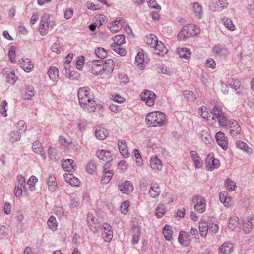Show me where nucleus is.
<instances>
[{"instance_id": "7", "label": "nucleus", "mask_w": 254, "mask_h": 254, "mask_svg": "<svg viewBox=\"0 0 254 254\" xmlns=\"http://www.w3.org/2000/svg\"><path fill=\"white\" fill-rule=\"evenodd\" d=\"M96 156L106 163L104 164V169H108L110 166V162L112 160V154L110 151L103 149L98 150L96 153Z\"/></svg>"}, {"instance_id": "9", "label": "nucleus", "mask_w": 254, "mask_h": 254, "mask_svg": "<svg viewBox=\"0 0 254 254\" xmlns=\"http://www.w3.org/2000/svg\"><path fill=\"white\" fill-rule=\"evenodd\" d=\"M219 160L214 157V154L210 153L206 157L205 165L206 170L212 171L220 166Z\"/></svg>"}, {"instance_id": "56", "label": "nucleus", "mask_w": 254, "mask_h": 254, "mask_svg": "<svg viewBox=\"0 0 254 254\" xmlns=\"http://www.w3.org/2000/svg\"><path fill=\"white\" fill-rule=\"evenodd\" d=\"M48 154L50 160L55 161L58 154V150L55 147H50L48 150Z\"/></svg>"}, {"instance_id": "51", "label": "nucleus", "mask_w": 254, "mask_h": 254, "mask_svg": "<svg viewBox=\"0 0 254 254\" xmlns=\"http://www.w3.org/2000/svg\"><path fill=\"white\" fill-rule=\"evenodd\" d=\"M209 9L210 10L215 11H222V8L219 6L218 0H213L209 3Z\"/></svg>"}, {"instance_id": "42", "label": "nucleus", "mask_w": 254, "mask_h": 254, "mask_svg": "<svg viewBox=\"0 0 254 254\" xmlns=\"http://www.w3.org/2000/svg\"><path fill=\"white\" fill-rule=\"evenodd\" d=\"M254 220L250 218L246 219L244 221L243 230L245 233H249L252 229L254 225Z\"/></svg>"}, {"instance_id": "21", "label": "nucleus", "mask_w": 254, "mask_h": 254, "mask_svg": "<svg viewBox=\"0 0 254 254\" xmlns=\"http://www.w3.org/2000/svg\"><path fill=\"white\" fill-rule=\"evenodd\" d=\"M101 60H94L93 61L91 64V68L90 69L91 72L95 75H103V71L102 70V64L100 63Z\"/></svg>"}, {"instance_id": "43", "label": "nucleus", "mask_w": 254, "mask_h": 254, "mask_svg": "<svg viewBox=\"0 0 254 254\" xmlns=\"http://www.w3.org/2000/svg\"><path fill=\"white\" fill-rule=\"evenodd\" d=\"M178 53L180 58L188 59L191 55V52L189 49L187 48H180L178 49Z\"/></svg>"}, {"instance_id": "20", "label": "nucleus", "mask_w": 254, "mask_h": 254, "mask_svg": "<svg viewBox=\"0 0 254 254\" xmlns=\"http://www.w3.org/2000/svg\"><path fill=\"white\" fill-rule=\"evenodd\" d=\"M229 125L230 126V133L231 136L235 137L240 134L241 128L240 125L236 120L230 119V123H229Z\"/></svg>"}, {"instance_id": "40", "label": "nucleus", "mask_w": 254, "mask_h": 254, "mask_svg": "<svg viewBox=\"0 0 254 254\" xmlns=\"http://www.w3.org/2000/svg\"><path fill=\"white\" fill-rule=\"evenodd\" d=\"M58 69L56 67H51L48 71V74L51 80L56 82L59 78Z\"/></svg>"}, {"instance_id": "22", "label": "nucleus", "mask_w": 254, "mask_h": 254, "mask_svg": "<svg viewBox=\"0 0 254 254\" xmlns=\"http://www.w3.org/2000/svg\"><path fill=\"white\" fill-rule=\"evenodd\" d=\"M150 166L155 171H161L163 168V164L157 156H153L150 159Z\"/></svg>"}, {"instance_id": "30", "label": "nucleus", "mask_w": 254, "mask_h": 254, "mask_svg": "<svg viewBox=\"0 0 254 254\" xmlns=\"http://www.w3.org/2000/svg\"><path fill=\"white\" fill-rule=\"evenodd\" d=\"M144 56L143 53H138L135 57L134 64L136 67L140 69L143 70L145 68Z\"/></svg>"}, {"instance_id": "37", "label": "nucleus", "mask_w": 254, "mask_h": 254, "mask_svg": "<svg viewBox=\"0 0 254 254\" xmlns=\"http://www.w3.org/2000/svg\"><path fill=\"white\" fill-rule=\"evenodd\" d=\"M162 233L166 241H170L172 240L173 230L169 225H165L162 228Z\"/></svg>"}, {"instance_id": "58", "label": "nucleus", "mask_w": 254, "mask_h": 254, "mask_svg": "<svg viewBox=\"0 0 254 254\" xmlns=\"http://www.w3.org/2000/svg\"><path fill=\"white\" fill-rule=\"evenodd\" d=\"M96 170V165L93 161L89 162L86 166V171L90 174H93Z\"/></svg>"}, {"instance_id": "2", "label": "nucleus", "mask_w": 254, "mask_h": 254, "mask_svg": "<svg viewBox=\"0 0 254 254\" xmlns=\"http://www.w3.org/2000/svg\"><path fill=\"white\" fill-rule=\"evenodd\" d=\"M166 121L164 113L160 111H155L147 114L145 122L149 127H162Z\"/></svg>"}, {"instance_id": "64", "label": "nucleus", "mask_w": 254, "mask_h": 254, "mask_svg": "<svg viewBox=\"0 0 254 254\" xmlns=\"http://www.w3.org/2000/svg\"><path fill=\"white\" fill-rule=\"evenodd\" d=\"M64 17L66 19H69L73 15V10L72 8L66 7L64 10Z\"/></svg>"}, {"instance_id": "13", "label": "nucleus", "mask_w": 254, "mask_h": 254, "mask_svg": "<svg viewBox=\"0 0 254 254\" xmlns=\"http://www.w3.org/2000/svg\"><path fill=\"white\" fill-rule=\"evenodd\" d=\"M78 98L79 102L87 101L93 98L90 93V89L88 87H81L78 91Z\"/></svg>"}, {"instance_id": "5", "label": "nucleus", "mask_w": 254, "mask_h": 254, "mask_svg": "<svg viewBox=\"0 0 254 254\" xmlns=\"http://www.w3.org/2000/svg\"><path fill=\"white\" fill-rule=\"evenodd\" d=\"M198 231L196 228L191 227L189 232L181 230L179 232L178 241L179 243L184 246H188L191 242L193 236L197 235Z\"/></svg>"}, {"instance_id": "55", "label": "nucleus", "mask_w": 254, "mask_h": 254, "mask_svg": "<svg viewBox=\"0 0 254 254\" xmlns=\"http://www.w3.org/2000/svg\"><path fill=\"white\" fill-rule=\"evenodd\" d=\"M47 224L50 229L52 230H56L57 227V223L56 218L54 216H51L47 221Z\"/></svg>"}, {"instance_id": "17", "label": "nucleus", "mask_w": 254, "mask_h": 254, "mask_svg": "<svg viewBox=\"0 0 254 254\" xmlns=\"http://www.w3.org/2000/svg\"><path fill=\"white\" fill-rule=\"evenodd\" d=\"M212 52L216 56L219 57H225L228 53V49L224 45L218 43L212 48Z\"/></svg>"}, {"instance_id": "18", "label": "nucleus", "mask_w": 254, "mask_h": 254, "mask_svg": "<svg viewBox=\"0 0 254 254\" xmlns=\"http://www.w3.org/2000/svg\"><path fill=\"white\" fill-rule=\"evenodd\" d=\"M80 106L84 111L91 113L95 111L96 106V103L94 99L89 100L87 101L79 102Z\"/></svg>"}, {"instance_id": "62", "label": "nucleus", "mask_w": 254, "mask_h": 254, "mask_svg": "<svg viewBox=\"0 0 254 254\" xmlns=\"http://www.w3.org/2000/svg\"><path fill=\"white\" fill-rule=\"evenodd\" d=\"M228 86L235 91H237L240 87V83L238 80L231 78L229 80Z\"/></svg>"}, {"instance_id": "14", "label": "nucleus", "mask_w": 254, "mask_h": 254, "mask_svg": "<svg viewBox=\"0 0 254 254\" xmlns=\"http://www.w3.org/2000/svg\"><path fill=\"white\" fill-rule=\"evenodd\" d=\"M100 63L102 64V70L103 75H108L113 72L114 67V63L112 59H107L105 62L101 60Z\"/></svg>"}, {"instance_id": "4", "label": "nucleus", "mask_w": 254, "mask_h": 254, "mask_svg": "<svg viewBox=\"0 0 254 254\" xmlns=\"http://www.w3.org/2000/svg\"><path fill=\"white\" fill-rule=\"evenodd\" d=\"M200 33V29L196 25L189 24L183 27L181 31L178 35L179 41H184L185 39Z\"/></svg>"}, {"instance_id": "35", "label": "nucleus", "mask_w": 254, "mask_h": 254, "mask_svg": "<svg viewBox=\"0 0 254 254\" xmlns=\"http://www.w3.org/2000/svg\"><path fill=\"white\" fill-rule=\"evenodd\" d=\"M103 173L101 182L102 183L107 184L111 180L114 175V172L112 170H108V169H104V166H103Z\"/></svg>"}, {"instance_id": "54", "label": "nucleus", "mask_w": 254, "mask_h": 254, "mask_svg": "<svg viewBox=\"0 0 254 254\" xmlns=\"http://www.w3.org/2000/svg\"><path fill=\"white\" fill-rule=\"evenodd\" d=\"M238 224V218L237 216H233L230 217L229 220L228 227L231 230H233Z\"/></svg>"}, {"instance_id": "53", "label": "nucleus", "mask_w": 254, "mask_h": 254, "mask_svg": "<svg viewBox=\"0 0 254 254\" xmlns=\"http://www.w3.org/2000/svg\"><path fill=\"white\" fill-rule=\"evenodd\" d=\"M226 189L229 191H234L236 187V183L230 178H227L225 183Z\"/></svg>"}, {"instance_id": "32", "label": "nucleus", "mask_w": 254, "mask_h": 254, "mask_svg": "<svg viewBox=\"0 0 254 254\" xmlns=\"http://www.w3.org/2000/svg\"><path fill=\"white\" fill-rule=\"evenodd\" d=\"M154 48V53L159 55H163L167 53V49L164 44L160 41L157 40L153 47Z\"/></svg>"}, {"instance_id": "19", "label": "nucleus", "mask_w": 254, "mask_h": 254, "mask_svg": "<svg viewBox=\"0 0 254 254\" xmlns=\"http://www.w3.org/2000/svg\"><path fill=\"white\" fill-rule=\"evenodd\" d=\"M215 137L218 144L226 150L228 148V142L225 134L221 131H218L216 133Z\"/></svg>"}, {"instance_id": "48", "label": "nucleus", "mask_w": 254, "mask_h": 254, "mask_svg": "<svg viewBox=\"0 0 254 254\" xmlns=\"http://www.w3.org/2000/svg\"><path fill=\"white\" fill-rule=\"evenodd\" d=\"M87 125V121L85 119H80L77 121V128L80 132L86 130Z\"/></svg>"}, {"instance_id": "28", "label": "nucleus", "mask_w": 254, "mask_h": 254, "mask_svg": "<svg viewBox=\"0 0 254 254\" xmlns=\"http://www.w3.org/2000/svg\"><path fill=\"white\" fill-rule=\"evenodd\" d=\"M32 150L35 153L40 155L43 159H46L45 152L43 150L42 144L39 141H36L33 142Z\"/></svg>"}, {"instance_id": "12", "label": "nucleus", "mask_w": 254, "mask_h": 254, "mask_svg": "<svg viewBox=\"0 0 254 254\" xmlns=\"http://www.w3.org/2000/svg\"><path fill=\"white\" fill-rule=\"evenodd\" d=\"M156 97L154 92L149 90H144L140 94L141 99L145 101L146 105L149 106L154 105Z\"/></svg>"}, {"instance_id": "3", "label": "nucleus", "mask_w": 254, "mask_h": 254, "mask_svg": "<svg viewBox=\"0 0 254 254\" xmlns=\"http://www.w3.org/2000/svg\"><path fill=\"white\" fill-rule=\"evenodd\" d=\"M55 25V22L51 19L50 14L45 13L41 18L38 31L41 35L45 36L53 28Z\"/></svg>"}, {"instance_id": "50", "label": "nucleus", "mask_w": 254, "mask_h": 254, "mask_svg": "<svg viewBox=\"0 0 254 254\" xmlns=\"http://www.w3.org/2000/svg\"><path fill=\"white\" fill-rule=\"evenodd\" d=\"M96 56L100 59H104L107 56V51L102 47H97L95 50Z\"/></svg>"}, {"instance_id": "1", "label": "nucleus", "mask_w": 254, "mask_h": 254, "mask_svg": "<svg viewBox=\"0 0 254 254\" xmlns=\"http://www.w3.org/2000/svg\"><path fill=\"white\" fill-rule=\"evenodd\" d=\"M212 114V120L213 124L217 122L219 126L223 128H227L230 123V119L227 112L222 107L216 105L211 111Z\"/></svg>"}, {"instance_id": "45", "label": "nucleus", "mask_w": 254, "mask_h": 254, "mask_svg": "<svg viewBox=\"0 0 254 254\" xmlns=\"http://www.w3.org/2000/svg\"><path fill=\"white\" fill-rule=\"evenodd\" d=\"M37 182L38 179L36 176L32 175L29 178L27 182V184L29 185L28 189L29 190L33 191L35 190V185Z\"/></svg>"}, {"instance_id": "10", "label": "nucleus", "mask_w": 254, "mask_h": 254, "mask_svg": "<svg viewBox=\"0 0 254 254\" xmlns=\"http://www.w3.org/2000/svg\"><path fill=\"white\" fill-rule=\"evenodd\" d=\"M87 222L90 230L94 233H98L100 230L101 224L92 213L87 215Z\"/></svg>"}, {"instance_id": "8", "label": "nucleus", "mask_w": 254, "mask_h": 254, "mask_svg": "<svg viewBox=\"0 0 254 254\" xmlns=\"http://www.w3.org/2000/svg\"><path fill=\"white\" fill-rule=\"evenodd\" d=\"M194 204V209L199 213H202L206 209V201L204 197L200 195H194L192 199Z\"/></svg>"}, {"instance_id": "11", "label": "nucleus", "mask_w": 254, "mask_h": 254, "mask_svg": "<svg viewBox=\"0 0 254 254\" xmlns=\"http://www.w3.org/2000/svg\"><path fill=\"white\" fill-rule=\"evenodd\" d=\"M102 231V237L106 242H110L112 239L113 232L111 226L107 222L104 223L101 228Z\"/></svg>"}, {"instance_id": "44", "label": "nucleus", "mask_w": 254, "mask_h": 254, "mask_svg": "<svg viewBox=\"0 0 254 254\" xmlns=\"http://www.w3.org/2000/svg\"><path fill=\"white\" fill-rule=\"evenodd\" d=\"M221 21L225 27L229 30L234 31L236 29L231 19L225 17L221 19Z\"/></svg>"}, {"instance_id": "24", "label": "nucleus", "mask_w": 254, "mask_h": 254, "mask_svg": "<svg viewBox=\"0 0 254 254\" xmlns=\"http://www.w3.org/2000/svg\"><path fill=\"white\" fill-rule=\"evenodd\" d=\"M48 189L51 192H54L57 188V183L54 175L50 174L46 179Z\"/></svg>"}, {"instance_id": "15", "label": "nucleus", "mask_w": 254, "mask_h": 254, "mask_svg": "<svg viewBox=\"0 0 254 254\" xmlns=\"http://www.w3.org/2000/svg\"><path fill=\"white\" fill-rule=\"evenodd\" d=\"M18 64L26 72H31L34 68V64L31 59L29 58H21L19 60Z\"/></svg>"}, {"instance_id": "31", "label": "nucleus", "mask_w": 254, "mask_h": 254, "mask_svg": "<svg viewBox=\"0 0 254 254\" xmlns=\"http://www.w3.org/2000/svg\"><path fill=\"white\" fill-rule=\"evenodd\" d=\"M75 166L74 161L72 159H67L63 160L62 162V167L66 171H72L73 170H74Z\"/></svg>"}, {"instance_id": "49", "label": "nucleus", "mask_w": 254, "mask_h": 254, "mask_svg": "<svg viewBox=\"0 0 254 254\" xmlns=\"http://www.w3.org/2000/svg\"><path fill=\"white\" fill-rule=\"evenodd\" d=\"M35 91L33 86H28L25 89V94L24 95V99L26 100H31L32 97L35 94Z\"/></svg>"}, {"instance_id": "39", "label": "nucleus", "mask_w": 254, "mask_h": 254, "mask_svg": "<svg viewBox=\"0 0 254 254\" xmlns=\"http://www.w3.org/2000/svg\"><path fill=\"white\" fill-rule=\"evenodd\" d=\"M219 200L225 206H229L231 204V198L228 196L226 191L221 192L219 194Z\"/></svg>"}, {"instance_id": "41", "label": "nucleus", "mask_w": 254, "mask_h": 254, "mask_svg": "<svg viewBox=\"0 0 254 254\" xmlns=\"http://www.w3.org/2000/svg\"><path fill=\"white\" fill-rule=\"evenodd\" d=\"M156 70L158 72L167 75H171L172 74V71L170 68L165 66V65L162 63L158 64L156 65Z\"/></svg>"}, {"instance_id": "52", "label": "nucleus", "mask_w": 254, "mask_h": 254, "mask_svg": "<svg viewBox=\"0 0 254 254\" xmlns=\"http://www.w3.org/2000/svg\"><path fill=\"white\" fill-rule=\"evenodd\" d=\"M145 40L147 45L150 46V47L153 48L156 42L157 41L158 39L155 35L151 34L148 37H146Z\"/></svg>"}, {"instance_id": "47", "label": "nucleus", "mask_w": 254, "mask_h": 254, "mask_svg": "<svg viewBox=\"0 0 254 254\" xmlns=\"http://www.w3.org/2000/svg\"><path fill=\"white\" fill-rule=\"evenodd\" d=\"M199 229L201 236L203 237H206L208 231V223L206 222L200 223Z\"/></svg>"}, {"instance_id": "38", "label": "nucleus", "mask_w": 254, "mask_h": 254, "mask_svg": "<svg viewBox=\"0 0 254 254\" xmlns=\"http://www.w3.org/2000/svg\"><path fill=\"white\" fill-rule=\"evenodd\" d=\"M95 136L99 140H104L108 135V130L104 128L97 127L95 130Z\"/></svg>"}, {"instance_id": "63", "label": "nucleus", "mask_w": 254, "mask_h": 254, "mask_svg": "<svg viewBox=\"0 0 254 254\" xmlns=\"http://www.w3.org/2000/svg\"><path fill=\"white\" fill-rule=\"evenodd\" d=\"M85 60L84 57L81 56L77 58L76 62V66L77 69L81 70L83 68V65Z\"/></svg>"}, {"instance_id": "61", "label": "nucleus", "mask_w": 254, "mask_h": 254, "mask_svg": "<svg viewBox=\"0 0 254 254\" xmlns=\"http://www.w3.org/2000/svg\"><path fill=\"white\" fill-rule=\"evenodd\" d=\"M21 135L18 131H12L10 133L9 140L11 142H15L20 139Z\"/></svg>"}, {"instance_id": "57", "label": "nucleus", "mask_w": 254, "mask_h": 254, "mask_svg": "<svg viewBox=\"0 0 254 254\" xmlns=\"http://www.w3.org/2000/svg\"><path fill=\"white\" fill-rule=\"evenodd\" d=\"M119 45H111L113 50L119 55L124 56L126 54V51Z\"/></svg>"}, {"instance_id": "34", "label": "nucleus", "mask_w": 254, "mask_h": 254, "mask_svg": "<svg viewBox=\"0 0 254 254\" xmlns=\"http://www.w3.org/2000/svg\"><path fill=\"white\" fill-rule=\"evenodd\" d=\"M199 136L201 141L206 145L211 143L212 137L207 130H203L199 133Z\"/></svg>"}, {"instance_id": "27", "label": "nucleus", "mask_w": 254, "mask_h": 254, "mask_svg": "<svg viewBox=\"0 0 254 254\" xmlns=\"http://www.w3.org/2000/svg\"><path fill=\"white\" fill-rule=\"evenodd\" d=\"M190 157L193 162L194 167L196 169L200 168L202 166L203 162L199 154L196 151H191Z\"/></svg>"}, {"instance_id": "46", "label": "nucleus", "mask_w": 254, "mask_h": 254, "mask_svg": "<svg viewBox=\"0 0 254 254\" xmlns=\"http://www.w3.org/2000/svg\"><path fill=\"white\" fill-rule=\"evenodd\" d=\"M7 82L13 85L18 80V78L15 75V71L11 70L6 75Z\"/></svg>"}, {"instance_id": "59", "label": "nucleus", "mask_w": 254, "mask_h": 254, "mask_svg": "<svg viewBox=\"0 0 254 254\" xmlns=\"http://www.w3.org/2000/svg\"><path fill=\"white\" fill-rule=\"evenodd\" d=\"M183 95L189 101H194L196 98L195 94L192 91L190 90H185L183 92Z\"/></svg>"}, {"instance_id": "23", "label": "nucleus", "mask_w": 254, "mask_h": 254, "mask_svg": "<svg viewBox=\"0 0 254 254\" xmlns=\"http://www.w3.org/2000/svg\"><path fill=\"white\" fill-rule=\"evenodd\" d=\"M161 193V190L158 183H152L149 190V196L151 198H156L158 197Z\"/></svg>"}, {"instance_id": "33", "label": "nucleus", "mask_w": 254, "mask_h": 254, "mask_svg": "<svg viewBox=\"0 0 254 254\" xmlns=\"http://www.w3.org/2000/svg\"><path fill=\"white\" fill-rule=\"evenodd\" d=\"M133 236L131 241L132 245H136L138 243L140 235V228L138 225H133L132 226Z\"/></svg>"}, {"instance_id": "36", "label": "nucleus", "mask_w": 254, "mask_h": 254, "mask_svg": "<svg viewBox=\"0 0 254 254\" xmlns=\"http://www.w3.org/2000/svg\"><path fill=\"white\" fill-rule=\"evenodd\" d=\"M199 114L201 115V116L204 118V119H206L208 121V123L210 124L211 126L213 124V122H211L212 119H210L209 117H210V114H212V113H209L207 111V109L206 107L202 106L200 108H199Z\"/></svg>"}, {"instance_id": "26", "label": "nucleus", "mask_w": 254, "mask_h": 254, "mask_svg": "<svg viewBox=\"0 0 254 254\" xmlns=\"http://www.w3.org/2000/svg\"><path fill=\"white\" fill-rule=\"evenodd\" d=\"M118 146L121 154L125 158H128L129 156V153L128 151L127 143L124 140H118Z\"/></svg>"}, {"instance_id": "25", "label": "nucleus", "mask_w": 254, "mask_h": 254, "mask_svg": "<svg viewBox=\"0 0 254 254\" xmlns=\"http://www.w3.org/2000/svg\"><path fill=\"white\" fill-rule=\"evenodd\" d=\"M234 244L230 242L224 243L219 248V253L223 254H229L233 251Z\"/></svg>"}, {"instance_id": "60", "label": "nucleus", "mask_w": 254, "mask_h": 254, "mask_svg": "<svg viewBox=\"0 0 254 254\" xmlns=\"http://www.w3.org/2000/svg\"><path fill=\"white\" fill-rule=\"evenodd\" d=\"M114 43L112 45H121L125 43V37L123 34L116 35L114 39Z\"/></svg>"}, {"instance_id": "29", "label": "nucleus", "mask_w": 254, "mask_h": 254, "mask_svg": "<svg viewBox=\"0 0 254 254\" xmlns=\"http://www.w3.org/2000/svg\"><path fill=\"white\" fill-rule=\"evenodd\" d=\"M192 7L195 17L198 19H201L203 17L201 4L198 2H194L192 4Z\"/></svg>"}, {"instance_id": "6", "label": "nucleus", "mask_w": 254, "mask_h": 254, "mask_svg": "<svg viewBox=\"0 0 254 254\" xmlns=\"http://www.w3.org/2000/svg\"><path fill=\"white\" fill-rule=\"evenodd\" d=\"M17 184L15 185L14 193L17 197H20L22 192L27 190L26 181L24 177L22 175H18L16 177Z\"/></svg>"}, {"instance_id": "16", "label": "nucleus", "mask_w": 254, "mask_h": 254, "mask_svg": "<svg viewBox=\"0 0 254 254\" xmlns=\"http://www.w3.org/2000/svg\"><path fill=\"white\" fill-rule=\"evenodd\" d=\"M118 189L122 193L129 194L133 190L132 183L127 180H125L118 185Z\"/></svg>"}]
</instances>
